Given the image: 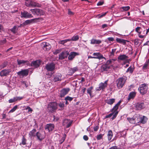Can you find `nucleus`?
<instances>
[{
    "label": "nucleus",
    "instance_id": "nucleus-46",
    "mask_svg": "<svg viewBox=\"0 0 149 149\" xmlns=\"http://www.w3.org/2000/svg\"><path fill=\"white\" fill-rule=\"evenodd\" d=\"M148 64V62H146L143 66L142 67V70H145L147 68Z\"/></svg>",
    "mask_w": 149,
    "mask_h": 149
},
{
    "label": "nucleus",
    "instance_id": "nucleus-48",
    "mask_svg": "<svg viewBox=\"0 0 149 149\" xmlns=\"http://www.w3.org/2000/svg\"><path fill=\"white\" fill-rule=\"evenodd\" d=\"M26 110H28V112L30 113H31L33 111V110L29 106H27L25 108Z\"/></svg>",
    "mask_w": 149,
    "mask_h": 149
},
{
    "label": "nucleus",
    "instance_id": "nucleus-55",
    "mask_svg": "<svg viewBox=\"0 0 149 149\" xmlns=\"http://www.w3.org/2000/svg\"><path fill=\"white\" fill-rule=\"evenodd\" d=\"M109 149H122L121 148L118 147L117 146H112L110 148H109Z\"/></svg>",
    "mask_w": 149,
    "mask_h": 149
},
{
    "label": "nucleus",
    "instance_id": "nucleus-44",
    "mask_svg": "<svg viewBox=\"0 0 149 149\" xmlns=\"http://www.w3.org/2000/svg\"><path fill=\"white\" fill-rule=\"evenodd\" d=\"M107 14V12H106L104 13H103L102 14H100L98 15H97V17L98 18H101L105 15Z\"/></svg>",
    "mask_w": 149,
    "mask_h": 149
},
{
    "label": "nucleus",
    "instance_id": "nucleus-51",
    "mask_svg": "<svg viewBox=\"0 0 149 149\" xmlns=\"http://www.w3.org/2000/svg\"><path fill=\"white\" fill-rule=\"evenodd\" d=\"M73 98L70 97L69 96H67L65 98V100L66 101L68 100L70 101H72L73 99Z\"/></svg>",
    "mask_w": 149,
    "mask_h": 149
},
{
    "label": "nucleus",
    "instance_id": "nucleus-56",
    "mask_svg": "<svg viewBox=\"0 0 149 149\" xmlns=\"http://www.w3.org/2000/svg\"><path fill=\"white\" fill-rule=\"evenodd\" d=\"M113 114V113H112L109 114L106 116L105 117V118H108L111 117Z\"/></svg>",
    "mask_w": 149,
    "mask_h": 149
},
{
    "label": "nucleus",
    "instance_id": "nucleus-24",
    "mask_svg": "<svg viewBox=\"0 0 149 149\" xmlns=\"http://www.w3.org/2000/svg\"><path fill=\"white\" fill-rule=\"evenodd\" d=\"M62 75L61 74H58L54 77L53 80L54 82L60 81L61 79Z\"/></svg>",
    "mask_w": 149,
    "mask_h": 149
},
{
    "label": "nucleus",
    "instance_id": "nucleus-47",
    "mask_svg": "<svg viewBox=\"0 0 149 149\" xmlns=\"http://www.w3.org/2000/svg\"><path fill=\"white\" fill-rule=\"evenodd\" d=\"M8 101H9V102L10 103H13L15 102L16 101L15 97H14L13 98L9 100H8Z\"/></svg>",
    "mask_w": 149,
    "mask_h": 149
},
{
    "label": "nucleus",
    "instance_id": "nucleus-31",
    "mask_svg": "<svg viewBox=\"0 0 149 149\" xmlns=\"http://www.w3.org/2000/svg\"><path fill=\"white\" fill-rule=\"evenodd\" d=\"M107 137L108 141H110L113 137V133L111 130H110L108 131L107 133Z\"/></svg>",
    "mask_w": 149,
    "mask_h": 149
},
{
    "label": "nucleus",
    "instance_id": "nucleus-19",
    "mask_svg": "<svg viewBox=\"0 0 149 149\" xmlns=\"http://www.w3.org/2000/svg\"><path fill=\"white\" fill-rule=\"evenodd\" d=\"M40 64V61L37 60L33 61L31 64V66L34 67L35 68H37L39 66Z\"/></svg>",
    "mask_w": 149,
    "mask_h": 149
},
{
    "label": "nucleus",
    "instance_id": "nucleus-63",
    "mask_svg": "<svg viewBox=\"0 0 149 149\" xmlns=\"http://www.w3.org/2000/svg\"><path fill=\"white\" fill-rule=\"evenodd\" d=\"M54 120L55 121H57L59 119V118L58 117H56L55 116H53Z\"/></svg>",
    "mask_w": 149,
    "mask_h": 149
},
{
    "label": "nucleus",
    "instance_id": "nucleus-17",
    "mask_svg": "<svg viewBox=\"0 0 149 149\" xmlns=\"http://www.w3.org/2000/svg\"><path fill=\"white\" fill-rule=\"evenodd\" d=\"M72 122L69 120L65 119L63 122V125L66 126L67 128L69 127L71 125Z\"/></svg>",
    "mask_w": 149,
    "mask_h": 149
},
{
    "label": "nucleus",
    "instance_id": "nucleus-8",
    "mask_svg": "<svg viewBox=\"0 0 149 149\" xmlns=\"http://www.w3.org/2000/svg\"><path fill=\"white\" fill-rule=\"evenodd\" d=\"M46 68L48 71H53L55 68V65L54 63L47 64L45 66Z\"/></svg>",
    "mask_w": 149,
    "mask_h": 149
},
{
    "label": "nucleus",
    "instance_id": "nucleus-40",
    "mask_svg": "<svg viewBox=\"0 0 149 149\" xmlns=\"http://www.w3.org/2000/svg\"><path fill=\"white\" fill-rule=\"evenodd\" d=\"M68 41H70V40L69 39H67L60 40L59 42V43L60 44H64L65 43L67 42Z\"/></svg>",
    "mask_w": 149,
    "mask_h": 149
},
{
    "label": "nucleus",
    "instance_id": "nucleus-60",
    "mask_svg": "<svg viewBox=\"0 0 149 149\" xmlns=\"http://www.w3.org/2000/svg\"><path fill=\"white\" fill-rule=\"evenodd\" d=\"M83 138L85 141H87L88 139V138L87 135H85L83 136Z\"/></svg>",
    "mask_w": 149,
    "mask_h": 149
},
{
    "label": "nucleus",
    "instance_id": "nucleus-53",
    "mask_svg": "<svg viewBox=\"0 0 149 149\" xmlns=\"http://www.w3.org/2000/svg\"><path fill=\"white\" fill-rule=\"evenodd\" d=\"M17 26H14L11 29V31L13 33H15L16 32V29Z\"/></svg>",
    "mask_w": 149,
    "mask_h": 149
},
{
    "label": "nucleus",
    "instance_id": "nucleus-38",
    "mask_svg": "<svg viewBox=\"0 0 149 149\" xmlns=\"http://www.w3.org/2000/svg\"><path fill=\"white\" fill-rule=\"evenodd\" d=\"M7 65V62H4L1 65H0V69H2L6 66Z\"/></svg>",
    "mask_w": 149,
    "mask_h": 149
},
{
    "label": "nucleus",
    "instance_id": "nucleus-42",
    "mask_svg": "<svg viewBox=\"0 0 149 149\" xmlns=\"http://www.w3.org/2000/svg\"><path fill=\"white\" fill-rule=\"evenodd\" d=\"M104 135V134H100L99 135H98L97 136L96 138L98 140H99L101 139L103 136Z\"/></svg>",
    "mask_w": 149,
    "mask_h": 149
},
{
    "label": "nucleus",
    "instance_id": "nucleus-59",
    "mask_svg": "<svg viewBox=\"0 0 149 149\" xmlns=\"http://www.w3.org/2000/svg\"><path fill=\"white\" fill-rule=\"evenodd\" d=\"M99 128V127L98 126H96L95 127H94L93 129L95 131H97L98 130Z\"/></svg>",
    "mask_w": 149,
    "mask_h": 149
},
{
    "label": "nucleus",
    "instance_id": "nucleus-49",
    "mask_svg": "<svg viewBox=\"0 0 149 149\" xmlns=\"http://www.w3.org/2000/svg\"><path fill=\"white\" fill-rule=\"evenodd\" d=\"M66 137L65 134H64L63 135V136L62 137L60 141L61 142V144L62 143L65 141Z\"/></svg>",
    "mask_w": 149,
    "mask_h": 149
},
{
    "label": "nucleus",
    "instance_id": "nucleus-15",
    "mask_svg": "<svg viewBox=\"0 0 149 149\" xmlns=\"http://www.w3.org/2000/svg\"><path fill=\"white\" fill-rule=\"evenodd\" d=\"M38 140L40 141H42L45 138V135L40 132H37L36 133V136Z\"/></svg>",
    "mask_w": 149,
    "mask_h": 149
},
{
    "label": "nucleus",
    "instance_id": "nucleus-52",
    "mask_svg": "<svg viewBox=\"0 0 149 149\" xmlns=\"http://www.w3.org/2000/svg\"><path fill=\"white\" fill-rule=\"evenodd\" d=\"M64 105V104L63 103H60L58 104V106L61 108V110L63 109Z\"/></svg>",
    "mask_w": 149,
    "mask_h": 149
},
{
    "label": "nucleus",
    "instance_id": "nucleus-5",
    "mask_svg": "<svg viewBox=\"0 0 149 149\" xmlns=\"http://www.w3.org/2000/svg\"><path fill=\"white\" fill-rule=\"evenodd\" d=\"M121 102V100L119 101L111 109V111L113 113V116L111 118L112 120L116 118L118 113V112L116 111L118 109V107L120 105Z\"/></svg>",
    "mask_w": 149,
    "mask_h": 149
},
{
    "label": "nucleus",
    "instance_id": "nucleus-54",
    "mask_svg": "<svg viewBox=\"0 0 149 149\" xmlns=\"http://www.w3.org/2000/svg\"><path fill=\"white\" fill-rule=\"evenodd\" d=\"M24 97H15L16 101H20L22 100Z\"/></svg>",
    "mask_w": 149,
    "mask_h": 149
},
{
    "label": "nucleus",
    "instance_id": "nucleus-11",
    "mask_svg": "<svg viewBox=\"0 0 149 149\" xmlns=\"http://www.w3.org/2000/svg\"><path fill=\"white\" fill-rule=\"evenodd\" d=\"M29 73V71L28 70H22L17 72V74L20 77H23L24 76H27Z\"/></svg>",
    "mask_w": 149,
    "mask_h": 149
},
{
    "label": "nucleus",
    "instance_id": "nucleus-58",
    "mask_svg": "<svg viewBox=\"0 0 149 149\" xmlns=\"http://www.w3.org/2000/svg\"><path fill=\"white\" fill-rule=\"evenodd\" d=\"M69 75H72L74 73V72H73L71 68L69 69Z\"/></svg>",
    "mask_w": 149,
    "mask_h": 149
},
{
    "label": "nucleus",
    "instance_id": "nucleus-1",
    "mask_svg": "<svg viewBox=\"0 0 149 149\" xmlns=\"http://www.w3.org/2000/svg\"><path fill=\"white\" fill-rule=\"evenodd\" d=\"M127 79V77L123 76L118 78L116 80V84L118 89L121 88L124 86Z\"/></svg>",
    "mask_w": 149,
    "mask_h": 149
},
{
    "label": "nucleus",
    "instance_id": "nucleus-45",
    "mask_svg": "<svg viewBox=\"0 0 149 149\" xmlns=\"http://www.w3.org/2000/svg\"><path fill=\"white\" fill-rule=\"evenodd\" d=\"M17 108V106H15L9 112V113H12L14 112Z\"/></svg>",
    "mask_w": 149,
    "mask_h": 149
},
{
    "label": "nucleus",
    "instance_id": "nucleus-50",
    "mask_svg": "<svg viewBox=\"0 0 149 149\" xmlns=\"http://www.w3.org/2000/svg\"><path fill=\"white\" fill-rule=\"evenodd\" d=\"M26 140L24 137L22 138L21 143L23 145H25L26 144Z\"/></svg>",
    "mask_w": 149,
    "mask_h": 149
},
{
    "label": "nucleus",
    "instance_id": "nucleus-41",
    "mask_svg": "<svg viewBox=\"0 0 149 149\" xmlns=\"http://www.w3.org/2000/svg\"><path fill=\"white\" fill-rule=\"evenodd\" d=\"M127 119L130 123H134V118H127Z\"/></svg>",
    "mask_w": 149,
    "mask_h": 149
},
{
    "label": "nucleus",
    "instance_id": "nucleus-25",
    "mask_svg": "<svg viewBox=\"0 0 149 149\" xmlns=\"http://www.w3.org/2000/svg\"><path fill=\"white\" fill-rule=\"evenodd\" d=\"M36 129H33L30 131L29 134V136L32 138L33 137H35L36 136Z\"/></svg>",
    "mask_w": 149,
    "mask_h": 149
},
{
    "label": "nucleus",
    "instance_id": "nucleus-13",
    "mask_svg": "<svg viewBox=\"0 0 149 149\" xmlns=\"http://www.w3.org/2000/svg\"><path fill=\"white\" fill-rule=\"evenodd\" d=\"M93 55L94 56L95 58L98 59L99 60L104 59L105 61L106 60L105 58L103 57V55L100 53H94Z\"/></svg>",
    "mask_w": 149,
    "mask_h": 149
},
{
    "label": "nucleus",
    "instance_id": "nucleus-9",
    "mask_svg": "<svg viewBox=\"0 0 149 149\" xmlns=\"http://www.w3.org/2000/svg\"><path fill=\"white\" fill-rule=\"evenodd\" d=\"M135 107L136 110H141L146 107V105L144 102L138 103L136 104Z\"/></svg>",
    "mask_w": 149,
    "mask_h": 149
},
{
    "label": "nucleus",
    "instance_id": "nucleus-10",
    "mask_svg": "<svg viewBox=\"0 0 149 149\" xmlns=\"http://www.w3.org/2000/svg\"><path fill=\"white\" fill-rule=\"evenodd\" d=\"M69 52L68 51L64 50L59 55V59L62 60L67 57L69 55Z\"/></svg>",
    "mask_w": 149,
    "mask_h": 149
},
{
    "label": "nucleus",
    "instance_id": "nucleus-37",
    "mask_svg": "<svg viewBox=\"0 0 149 149\" xmlns=\"http://www.w3.org/2000/svg\"><path fill=\"white\" fill-rule=\"evenodd\" d=\"M134 66H130L127 69L126 72H130V73H132L134 70Z\"/></svg>",
    "mask_w": 149,
    "mask_h": 149
},
{
    "label": "nucleus",
    "instance_id": "nucleus-62",
    "mask_svg": "<svg viewBox=\"0 0 149 149\" xmlns=\"http://www.w3.org/2000/svg\"><path fill=\"white\" fill-rule=\"evenodd\" d=\"M108 40L109 41H113L114 40V39L113 37H109L108 38Z\"/></svg>",
    "mask_w": 149,
    "mask_h": 149
},
{
    "label": "nucleus",
    "instance_id": "nucleus-20",
    "mask_svg": "<svg viewBox=\"0 0 149 149\" xmlns=\"http://www.w3.org/2000/svg\"><path fill=\"white\" fill-rule=\"evenodd\" d=\"M79 55V54L75 52H71L68 57V59L70 60H72L77 55Z\"/></svg>",
    "mask_w": 149,
    "mask_h": 149
},
{
    "label": "nucleus",
    "instance_id": "nucleus-14",
    "mask_svg": "<svg viewBox=\"0 0 149 149\" xmlns=\"http://www.w3.org/2000/svg\"><path fill=\"white\" fill-rule=\"evenodd\" d=\"M70 91L69 88H63L60 91V96L62 97H64L65 95L67 94Z\"/></svg>",
    "mask_w": 149,
    "mask_h": 149
},
{
    "label": "nucleus",
    "instance_id": "nucleus-28",
    "mask_svg": "<svg viewBox=\"0 0 149 149\" xmlns=\"http://www.w3.org/2000/svg\"><path fill=\"white\" fill-rule=\"evenodd\" d=\"M37 19H33L30 20H26L23 23V24L24 25H26L29 24H31L35 20Z\"/></svg>",
    "mask_w": 149,
    "mask_h": 149
},
{
    "label": "nucleus",
    "instance_id": "nucleus-27",
    "mask_svg": "<svg viewBox=\"0 0 149 149\" xmlns=\"http://www.w3.org/2000/svg\"><path fill=\"white\" fill-rule=\"evenodd\" d=\"M102 41L101 40L94 39H92L91 40V43L92 44H99Z\"/></svg>",
    "mask_w": 149,
    "mask_h": 149
},
{
    "label": "nucleus",
    "instance_id": "nucleus-3",
    "mask_svg": "<svg viewBox=\"0 0 149 149\" xmlns=\"http://www.w3.org/2000/svg\"><path fill=\"white\" fill-rule=\"evenodd\" d=\"M148 88L147 85L144 84L140 85L138 90L140 94L143 95L147 93Z\"/></svg>",
    "mask_w": 149,
    "mask_h": 149
},
{
    "label": "nucleus",
    "instance_id": "nucleus-12",
    "mask_svg": "<svg viewBox=\"0 0 149 149\" xmlns=\"http://www.w3.org/2000/svg\"><path fill=\"white\" fill-rule=\"evenodd\" d=\"M21 17L25 18H30L33 17L31 14L29 13L26 11H24L21 13Z\"/></svg>",
    "mask_w": 149,
    "mask_h": 149
},
{
    "label": "nucleus",
    "instance_id": "nucleus-26",
    "mask_svg": "<svg viewBox=\"0 0 149 149\" xmlns=\"http://www.w3.org/2000/svg\"><path fill=\"white\" fill-rule=\"evenodd\" d=\"M139 119V122L143 124L146 123L148 120L147 118L144 116L141 117Z\"/></svg>",
    "mask_w": 149,
    "mask_h": 149
},
{
    "label": "nucleus",
    "instance_id": "nucleus-39",
    "mask_svg": "<svg viewBox=\"0 0 149 149\" xmlns=\"http://www.w3.org/2000/svg\"><path fill=\"white\" fill-rule=\"evenodd\" d=\"M116 60L114 59H111L107 61L106 64L109 65L111 64L112 62H114Z\"/></svg>",
    "mask_w": 149,
    "mask_h": 149
},
{
    "label": "nucleus",
    "instance_id": "nucleus-35",
    "mask_svg": "<svg viewBox=\"0 0 149 149\" xmlns=\"http://www.w3.org/2000/svg\"><path fill=\"white\" fill-rule=\"evenodd\" d=\"M93 89V87L91 86L88 88L87 90V93L89 94L91 97L92 93L93 92L92 90Z\"/></svg>",
    "mask_w": 149,
    "mask_h": 149
},
{
    "label": "nucleus",
    "instance_id": "nucleus-30",
    "mask_svg": "<svg viewBox=\"0 0 149 149\" xmlns=\"http://www.w3.org/2000/svg\"><path fill=\"white\" fill-rule=\"evenodd\" d=\"M130 8L129 6H123L120 8V10L121 12H123L128 10Z\"/></svg>",
    "mask_w": 149,
    "mask_h": 149
},
{
    "label": "nucleus",
    "instance_id": "nucleus-29",
    "mask_svg": "<svg viewBox=\"0 0 149 149\" xmlns=\"http://www.w3.org/2000/svg\"><path fill=\"white\" fill-rule=\"evenodd\" d=\"M128 58V56H127L126 55L123 54L119 56L118 58V60L123 61L127 59Z\"/></svg>",
    "mask_w": 149,
    "mask_h": 149
},
{
    "label": "nucleus",
    "instance_id": "nucleus-57",
    "mask_svg": "<svg viewBox=\"0 0 149 149\" xmlns=\"http://www.w3.org/2000/svg\"><path fill=\"white\" fill-rule=\"evenodd\" d=\"M60 52L59 50L56 49L55 51L53 52V53L54 54H57L59 53Z\"/></svg>",
    "mask_w": 149,
    "mask_h": 149
},
{
    "label": "nucleus",
    "instance_id": "nucleus-32",
    "mask_svg": "<svg viewBox=\"0 0 149 149\" xmlns=\"http://www.w3.org/2000/svg\"><path fill=\"white\" fill-rule=\"evenodd\" d=\"M136 93L135 92H130L128 96V100H130L132 99H133L136 95Z\"/></svg>",
    "mask_w": 149,
    "mask_h": 149
},
{
    "label": "nucleus",
    "instance_id": "nucleus-43",
    "mask_svg": "<svg viewBox=\"0 0 149 149\" xmlns=\"http://www.w3.org/2000/svg\"><path fill=\"white\" fill-rule=\"evenodd\" d=\"M141 29V27H137L135 29V31L137 32L139 35H140L141 32L139 31Z\"/></svg>",
    "mask_w": 149,
    "mask_h": 149
},
{
    "label": "nucleus",
    "instance_id": "nucleus-4",
    "mask_svg": "<svg viewBox=\"0 0 149 149\" xmlns=\"http://www.w3.org/2000/svg\"><path fill=\"white\" fill-rule=\"evenodd\" d=\"M25 5L27 7H40L41 5L32 0H30L29 1L25 2Z\"/></svg>",
    "mask_w": 149,
    "mask_h": 149
},
{
    "label": "nucleus",
    "instance_id": "nucleus-21",
    "mask_svg": "<svg viewBox=\"0 0 149 149\" xmlns=\"http://www.w3.org/2000/svg\"><path fill=\"white\" fill-rule=\"evenodd\" d=\"M110 69V67L109 65L107 64H104L102 65L101 67V70L102 71H107L109 70Z\"/></svg>",
    "mask_w": 149,
    "mask_h": 149
},
{
    "label": "nucleus",
    "instance_id": "nucleus-18",
    "mask_svg": "<svg viewBox=\"0 0 149 149\" xmlns=\"http://www.w3.org/2000/svg\"><path fill=\"white\" fill-rule=\"evenodd\" d=\"M17 64L19 65H20L22 64L24 65L25 64H26L27 65H30V63L27 60L17 59Z\"/></svg>",
    "mask_w": 149,
    "mask_h": 149
},
{
    "label": "nucleus",
    "instance_id": "nucleus-2",
    "mask_svg": "<svg viewBox=\"0 0 149 149\" xmlns=\"http://www.w3.org/2000/svg\"><path fill=\"white\" fill-rule=\"evenodd\" d=\"M47 109L49 112H54L57 109V103L55 102H51L48 104Z\"/></svg>",
    "mask_w": 149,
    "mask_h": 149
},
{
    "label": "nucleus",
    "instance_id": "nucleus-7",
    "mask_svg": "<svg viewBox=\"0 0 149 149\" xmlns=\"http://www.w3.org/2000/svg\"><path fill=\"white\" fill-rule=\"evenodd\" d=\"M107 80L105 81L104 83L101 82L100 83L99 85V87L96 88L97 91H100L101 90H104L107 86Z\"/></svg>",
    "mask_w": 149,
    "mask_h": 149
},
{
    "label": "nucleus",
    "instance_id": "nucleus-34",
    "mask_svg": "<svg viewBox=\"0 0 149 149\" xmlns=\"http://www.w3.org/2000/svg\"><path fill=\"white\" fill-rule=\"evenodd\" d=\"M115 99L112 98L106 100V102L108 104L111 105L115 102Z\"/></svg>",
    "mask_w": 149,
    "mask_h": 149
},
{
    "label": "nucleus",
    "instance_id": "nucleus-36",
    "mask_svg": "<svg viewBox=\"0 0 149 149\" xmlns=\"http://www.w3.org/2000/svg\"><path fill=\"white\" fill-rule=\"evenodd\" d=\"M79 39V36L78 35L74 36L72 37L71 39H69L70 40V41H76Z\"/></svg>",
    "mask_w": 149,
    "mask_h": 149
},
{
    "label": "nucleus",
    "instance_id": "nucleus-61",
    "mask_svg": "<svg viewBox=\"0 0 149 149\" xmlns=\"http://www.w3.org/2000/svg\"><path fill=\"white\" fill-rule=\"evenodd\" d=\"M104 3L103 1H100L97 4V5L98 6H101Z\"/></svg>",
    "mask_w": 149,
    "mask_h": 149
},
{
    "label": "nucleus",
    "instance_id": "nucleus-22",
    "mask_svg": "<svg viewBox=\"0 0 149 149\" xmlns=\"http://www.w3.org/2000/svg\"><path fill=\"white\" fill-rule=\"evenodd\" d=\"M43 49L45 50H49L51 47V46L49 43L45 42L43 43Z\"/></svg>",
    "mask_w": 149,
    "mask_h": 149
},
{
    "label": "nucleus",
    "instance_id": "nucleus-33",
    "mask_svg": "<svg viewBox=\"0 0 149 149\" xmlns=\"http://www.w3.org/2000/svg\"><path fill=\"white\" fill-rule=\"evenodd\" d=\"M116 40L117 42L120 43H122L123 45H125L127 41L126 40L121 39L118 38H117L116 39Z\"/></svg>",
    "mask_w": 149,
    "mask_h": 149
},
{
    "label": "nucleus",
    "instance_id": "nucleus-23",
    "mask_svg": "<svg viewBox=\"0 0 149 149\" xmlns=\"http://www.w3.org/2000/svg\"><path fill=\"white\" fill-rule=\"evenodd\" d=\"M10 71L7 70H4L0 72V75L1 77L6 76L8 75Z\"/></svg>",
    "mask_w": 149,
    "mask_h": 149
},
{
    "label": "nucleus",
    "instance_id": "nucleus-6",
    "mask_svg": "<svg viewBox=\"0 0 149 149\" xmlns=\"http://www.w3.org/2000/svg\"><path fill=\"white\" fill-rule=\"evenodd\" d=\"M30 10L32 13L34 15H41L44 14V12L43 10L40 9H31Z\"/></svg>",
    "mask_w": 149,
    "mask_h": 149
},
{
    "label": "nucleus",
    "instance_id": "nucleus-16",
    "mask_svg": "<svg viewBox=\"0 0 149 149\" xmlns=\"http://www.w3.org/2000/svg\"><path fill=\"white\" fill-rule=\"evenodd\" d=\"M54 125L52 124H47L45 127V130H47L49 132L52 131L54 128Z\"/></svg>",
    "mask_w": 149,
    "mask_h": 149
},
{
    "label": "nucleus",
    "instance_id": "nucleus-64",
    "mask_svg": "<svg viewBox=\"0 0 149 149\" xmlns=\"http://www.w3.org/2000/svg\"><path fill=\"white\" fill-rule=\"evenodd\" d=\"M71 69L74 73L78 70V69L77 67H74Z\"/></svg>",
    "mask_w": 149,
    "mask_h": 149
}]
</instances>
